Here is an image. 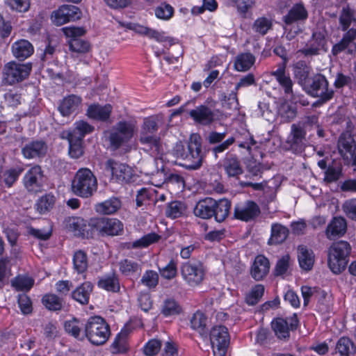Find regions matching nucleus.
<instances>
[{"label":"nucleus","mask_w":356,"mask_h":356,"mask_svg":"<svg viewBox=\"0 0 356 356\" xmlns=\"http://www.w3.org/2000/svg\"><path fill=\"white\" fill-rule=\"evenodd\" d=\"M308 18V12L302 3L294 4L282 18L286 25L304 22Z\"/></svg>","instance_id":"bb28decb"},{"label":"nucleus","mask_w":356,"mask_h":356,"mask_svg":"<svg viewBox=\"0 0 356 356\" xmlns=\"http://www.w3.org/2000/svg\"><path fill=\"white\" fill-rule=\"evenodd\" d=\"M112 106L111 104L101 106L98 104H94L88 106L86 115L91 119L107 122L110 118Z\"/></svg>","instance_id":"2f4dec72"},{"label":"nucleus","mask_w":356,"mask_h":356,"mask_svg":"<svg viewBox=\"0 0 356 356\" xmlns=\"http://www.w3.org/2000/svg\"><path fill=\"white\" fill-rule=\"evenodd\" d=\"M222 167L229 177H236L243 172L241 161L236 154H227L223 159Z\"/></svg>","instance_id":"c85d7f7f"},{"label":"nucleus","mask_w":356,"mask_h":356,"mask_svg":"<svg viewBox=\"0 0 356 356\" xmlns=\"http://www.w3.org/2000/svg\"><path fill=\"white\" fill-rule=\"evenodd\" d=\"M34 51L32 44L26 40H20L12 45L13 56L19 60H24L31 56Z\"/></svg>","instance_id":"72a5a7b5"},{"label":"nucleus","mask_w":356,"mask_h":356,"mask_svg":"<svg viewBox=\"0 0 356 356\" xmlns=\"http://www.w3.org/2000/svg\"><path fill=\"white\" fill-rule=\"evenodd\" d=\"M122 203L119 198L112 197L102 202L95 205V211L103 215H111L115 213L121 207Z\"/></svg>","instance_id":"58836bf2"},{"label":"nucleus","mask_w":356,"mask_h":356,"mask_svg":"<svg viewBox=\"0 0 356 356\" xmlns=\"http://www.w3.org/2000/svg\"><path fill=\"white\" fill-rule=\"evenodd\" d=\"M147 37L150 39H154L159 42L165 43L164 46H172L177 44V40L166 35L163 31H159L157 30L150 28Z\"/></svg>","instance_id":"052dcab7"},{"label":"nucleus","mask_w":356,"mask_h":356,"mask_svg":"<svg viewBox=\"0 0 356 356\" xmlns=\"http://www.w3.org/2000/svg\"><path fill=\"white\" fill-rule=\"evenodd\" d=\"M189 115L195 122L204 126L210 125L217 119L215 112L204 105L190 111Z\"/></svg>","instance_id":"393cba45"},{"label":"nucleus","mask_w":356,"mask_h":356,"mask_svg":"<svg viewBox=\"0 0 356 356\" xmlns=\"http://www.w3.org/2000/svg\"><path fill=\"white\" fill-rule=\"evenodd\" d=\"M182 308L179 303L174 298H167L163 301L161 307V314L165 316H172L180 314Z\"/></svg>","instance_id":"de8ad7c7"},{"label":"nucleus","mask_w":356,"mask_h":356,"mask_svg":"<svg viewBox=\"0 0 356 356\" xmlns=\"http://www.w3.org/2000/svg\"><path fill=\"white\" fill-rule=\"evenodd\" d=\"M62 30L66 37L70 38L68 44L72 51L85 54L90 51L91 48L90 42L81 38L86 33L83 27L67 26L63 28Z\"/></svg>","instance_id":"0eeeda50"},{"label":"nucleus","mask_w":356,"mask_h":356,"mask_svg":"<svg viewBox=\"0 0 356 356\" xmlns=\"http://www.w3.org/2000/svg\"><path fill=\"white\" fill-rule=\"evenodd\" d=\"M56 197L51 193L42 196L36 203V209L40 213H45L50 211L54 206Z\"/></svg>","instance_id":"864d4df0"},{"label":"nucleus","mask_w":356,"mask_h":356,"mask_svg":"<svg viewBox=\"0 0 356 356\" xmlns=\"http://www.w3.org/2000/svg\"><path fill=\"white\" fill-rule=\"evenodd\" d=\"M32 69L31 63L21 64L15 61L8 63L3 67V78L10 85L19 83L26 79Z\"/></svg>","instance_id":"6e6552de"},{"label":"nucleus","mask_w":356,"mask_h":356,"mask_svg":"<svg viewBox=\"0 0 356 356\" xmlns=\"http://www.w3.org/2000/svg\"><path fill=\"white\" fill-rule=\"evenodd\" d=\"M327 41L323 32H314L306 47L301 50L302 54L305 56L319 54L321 50L326 51Z\"/></svg>","instance_id":"412c9836"},{"label":"nucleus","mask_w":356,"mask_h":356,"mask_svg":"<svg viewBox=\"0 0 356 356\" xmlns=\"http://www.w3.org/2000/svg\"><path fill=\"white\" fill-rule=\"evenodd\" d=\"M81 102V97L76 95H70L60 101L58 110L63 117H68L79 110Z\"/></svg>","instance_id":"a878e982"},{"label":"nucleus","mask_w":356,"mask_h":356,"mask_svg":"<svg viewBox=\"0 0 356 356\" xmlns=\"http://www.w3.org/2000/svg\"><path fill=\"white\" fill-rule=\"evenodd\" d=\"M2 103L8 107H17L22 103V95L17 90H10L4 93Z\"/></svg>","instance_id":"e2e57ef3"},{"label":"nucleus","mask_w":356,"mask_h":356,"mask_svg":"<svg viewBox=\"0 0 356 356\" xmlns=\"http://www.w3.org/2000/svg\"><path fill=\"white\" fill-rule=\"evenodd\" d=\"M97 189V179L88 168H81L75 174L72 182V191L77 196L88 198Z\"/></svg>","instance_id":"20e7f679"},{"label":"nucleus","mask_w":356,"mask_h":356,"mask_svg":"<svg viewBox=\"0 0 356 356\" xmlns=\"http://www.w3.org/2000/svg\"><path fill=\"white\" fill-rule=\"evenodd\" d=\"M81 17L80 9L73 5H63L53 13L51 19L53 22L60 26L70 21L79 19Z\"/></svg>","instance_id":"a211bd4d"},{"label":"nucleus","mask_w":356,"mask_h":356,"mask_svg":"<svg viewBox=\"0 0 356 356\" xmlns=\"http://www.w3.org/2000/svg\"><path fill=\"white\" fill-rule=\"evenodd\" d=\"M174 8L167 3H161L154 9V13L157 18L163 20H168L174 15Z\"/></svg>","instance_id":"69168bd1"},{"label":"nucleus","mask_w":356,"mask_h":356,"mask_svg":"<svg viewBox=\"0 0 356 356\" xmlns=\"http://www.w3.org/2000/svg\"><path fill=\"white\" fill-rule=\"evenodd\" d=\"M94 235L117 236L123 231V224L116 218H99L91 220Z\"/></svg>","instance_id":"1a4fd4ad"},{"label":"nucleus","mask_w":356,"mask_h":356,"mask_svg":"<svg viewBox=\"0 0 356 356\" xmlns=\"http://www.w3.org/2000/svg\"><path fill=\"white\" fill-rule=\"evenodd\" d=\"M173 155L183 161L181 165L188 170H197L204 159L202 150V140L198 134L191 136L186 148L181 143H177L172 150Z\"/></svg>","instance_id":"f257e3e1"},{"label":"nucleus","mask_w":356,"mask_h":356,"mask_svg":"<svg viewBox=\"0 0 356 356\" xmlns=\"http://www.w3.org/2000/svg\"><path fill=\"white\" fill-rule=\"evenodd\" d=\"M307 92L318 97L323 102L330 100L334 95V90L329 88V83L325 76L321 74L313 76L306 85Z\"/></svg>","instance_id":"423d86ee"},{"label":"nucleus","mask_w":356,"mask_h":356,"mask_svg":"<svg viewBox=\"0 0 356 356\" xmlns=\"http://www.w3.org/2000/svg\"><path fill=\"white\" fill-rule=\"evenodd\" d=\"M272 27V20L265 17L257 18L252 24L253 31L261 35H266Z\"/></svg>","instance_id":"680f3d73"},{"label":"nucleus","mask_w":356,"mask_h":356,"mask_svg":"<svg viewBox=\"0 0 356 356\" xmlns=\"http://www.w3.org/2000/svg\"><path fill=\"white\" fill-rule=\"evenodd\" d=\"M265 288L262 284H256L245 296V302L248 305H257L264 293Z\"/></svg>","instance_id":"13d9d810"},{"label":"nucleus","mask_w":356,"mask_h":356,"mask_svg":"<svg viewBox=\"0 0 356 356\" xmlns=\"http://www.w3.org/2000/svg\"><path fill=\"white\" fill-rule=\"evenodd\" d=\"M88 267L87 254L83 250H77L73 256V268L79 274L84 273Z\"/></svg>","instance_id":"09e8293b"},{"label":"nucleus","mask_w":356,"mask_h":356,"mask_svg":"<svg viewBox=\"0 0 356 356\" xmlns=\"http://www.w3.org/2000/svg\"><path fill=\"white\" fill-rule=\"evenodd\" d=\"M66 226L69 231L73 232L74 236L86 238L94 236L91 220L88 222L81 217H70L67 219Z\"/></svg>","instance_id":"6ab92c4d"},{"label":"nucleus","mask_w":356,"mask_h":356,"mask_svg":"<svg viewBox=\"0 0 356 356\" xmlns=\"http://www.w3.org/2000/svg\"><path fill=\"white\" fill-rule=\"evenodd\" d=\"M270 74L274 76L279 85L283 88L285 95H290L291 99L293 97V82L290 75L286 72V63L283 61L279 63L277 69L271 72Z\"/></svg>","instance_id":"b1692460"},{"label":"nucleus","mask_w":356,"mask_h":356,"mask_svg":"<svg viewBox=\"0 0 356 356\" xmlns=\"http://www.w3.org/2000/svg\"><path fill=\"white\" fill-rule=\"evenodd\" d=\"M347 230V222L343 217H334L327 226L325 235L329 240L343 236Z\"/></svg>","instance_id":"cd10ccee"},{"label":"nucleus","mask_w":356,"mask_h":356,"mask_svg":"<svg viewBox=\"0 0 356 356\" xmlns=\"http://www.w3.org/2000/svg\"><path fill=\"white\" fill-rule=\"evenodd\" d=\"M210 341L214 356H225L229 342L227 328L222 325L213 327L210 332Z\"/></svg>","instance_id":"9d476101"},{"label":"nucleus","mask_w":356,"mask_h":356,"mask_svg":"<svg viewBox=\"0 0 356 356\" xmlns=\"http://www.w3.org/2000/svg\"><path fill=\"white\" fill-rule=\"evenodd\" d=\"M352 22H356L355 10L350 8L349 6H343L339 16V29L346 32L350 29Z\"/></svg>","instance_id":"79ce46f5"},{"label":"nucleus","mask_w":356,"mask_h":356,"mask_svg":"<svg viewBox=\"0 0 356 356\" xmlns=\"http://www.w3.org/2000/svg\"><path fill=\"white\" fill-rule=\"evenodd\" d=\"M207 321V316L203 312L197 311L191 319V328L197 331L201 336H206Z\"/></svg>","instance_id":"49530a36"},{"label":"nucleus","mask_w":356,"mask_h":356,"mask_svg":"<svg viewBox=\"0 0 356 356\" xmlns=\"http://www.w3.org/2000/svg\"><path fill=\"white\" fill-rule=\"evenodd\" d=\"M48 146L43 140H32L26 143L22 149V153L26 159H38L44 157Z\"/></svg>","instance_id":"4be33fe9"},{"label":"nucleus","mask_w":356,"mask_h":356,"mask_svg":"<svg viewBox=\"0 0 356 356\" xmlns=\"http://www.w3.org/2000/svg\"><path fill=\"white\" fill-rule=\"evenodd\" d=\"M270 270V262L268 259L263 256L258 255L251 268V275L257 281L261 280L268 273Z\"/></svg>","instance_id":"7c9ffc66"},{"label":"nucleus","mask_w":356,"mask_h":356,"mask_svg":"<svg viewBox=\"0 0 356 356\" xmlns=\"http://www.w3.org/2000/svg\"><path fill=\"white\" fill-rule=\"evenodd\" d=\"M311 68L304 61H298L293 65V73L298 83L301 85H306L310 74Z\"/></svg>","instance_id":"8fccbe9b"},{"label":"nucleus","mask_w":356,"mask_h":356,"mask_svg":"<svg viewBox=\"0 0 356 356\" xmlns=\"http://www.w3.org/2000/svg\"><path fill=\"white\" fill-rule=\"evenodd\" d=\"M180 271L184 280L192 287L200 285L205 276V270L200 263L185 262L181 265Z\"/></svg>","instance_id":"9b49d317"},{"label":"nucleus","mask_w":356,"mask_h":356,"mask_svg":"<svg viewBox=\"0 0 356 356\" xmlns=\"http://www.w3.org/2000/svg\"><path fill=\"white\" fill-rule=\"evenodd\" d=\"M261 213L259 205L252 200H247L236 204L234 217L240 220L249 222L257 218Z\"/></svg>","instance_id":"4468645a"},{"label":"nucleus","mask_w":356,"mask_h":356,"mask_svg":"<svg viewBox=\"0 0 356 356\" xmlns=\"http://www.w3.org/2000/svg\"><path fill=\"white\" fill-rule=\"evenodd\" d=\"M43 305L50 311H60L63 306V300L56 294H46L42 297Z\"/></svg>","instance_id":"3c124183"},{"label":"nucleus","mask_w":356,"mask_h":356,"mask_svg":"<svg viewBox=\"0 0 356 356\" xmlns=\"http://www.w3.org/2000/svg\"><path fill=\"white\" fill-rule=\"evenodd\" d=\"M231 208V202L227 199L223 198L216 200V205L213 208V216L217 222H222L228 216Z\"/></svg>","instance_id":"a18cd8bd"},{"label":"nucleus","mask_w":356,"mask_h":356,"mask_svg":"<svg viewBox=\"0 0 356 356\" xmlns=\"http://www.w3.org/2000/svg\"><path fill=\"white\" fill-rule=\"evenodd\" d=\"M34 284V280L28 276H17L11 280V285L18 291H28Z\"/></svg>","instance_id":"5fc2aeb1"},{"label":"nucleus","mask_w":356,"mask_h":356,"mask_svg":"<svg viewBox=\"0 0 356 356\" xmlns=\"http://www.w3.org/2000/svg\"><path fill=\"white\" fill-rule=\"evenodd\" d=\"M105 170L112 175V179L120 184H127L132 181L133 170L127 165L120 163L113 159H108L105 163Z\"/></svg>","instance_id":"ddd939ff"},{"label":"nucleus","mask_w":356,"mask_h":356,"mask_svg":"<svg viewBox=\"0 0 356 356\" xmlns=\"http://www.w3.org/2000/svg\"><path fill=\"white\" fill-rule=\"evenodd\" d=\"M97 284L99 288L108 292L118 293L120 289L118 275L114 272L100 277Z\"/></svg>","instance_id":"473e14b6"},{"label":"nucleus","mask_w":356,"mask_h":356,"mask_svg":"<svg viewBox=\"0 0 356 356\" xmlns=\"http://www.w3.org/2000/svg\"><path fill=\"white\" fill-rule=\"evenodd\" d=\"M45 182L44 172L41 167L35 165L24 175L23 184L25 188L31 193H38L42 191Z\"/></svg>","instance_id":"f8f14e48"},{"label":"nucleus","mask_w":356,"mask_h":356,"mask_svg":"<svg viewBox=\"0 0 356 356\" xmlns=\"http://www.w3.org/2000/svg\"><path fill=\"white\" fill-rule=\"evenodd\" d=\"M356 352V346L353 341L347 337H341L335 346V353L340 356H352Z\"/></svg>","instance_id":"c03bdc74"},{"label":"nucleus","mask_w":356,"mask_h":356,"mask_svg":"<svg viewBox=\"0 0 356 356\" xmlns=\"http://www.w3.org/2000/svg\"><path fill=\"white\" fill-rule=\"evenodd\" d=\"M306 143L305 130L301 129L299 125L293 124L286 141L287 149L296 154L301 153L304 151Z\"/></svg>","instance_id":"dca6fc26"},{"label":"nucleus","mask_w":356,"mask_h":356,"mask_svg":"<svg viewBox=\"0 0 356 356\" xmlns=\"http://www.w3.org/2000/svg\"><path fill=\"white\" fill-rule=\"evenodd\" d=\"M84 336L94 345H103L111 336L110 325L101 316H91L84 325Z\"/></svg>","instance_id":"7ed1b4c3"},{"label":"nucleus","mask_w":356,"mask_h":356,"mask_svg":"<svg viewBox=\"0 0 356 356\" xmlns=\"http://www.w3.org/2000/svg\"><path fill=\"white\" fill-rule=\"evenodd\" d=\"M289 233L287 227L280 223H274L271 226V234L268 243L269 245L282 243L287 238Z\"/></svg>","instance_id":"a19ab883"},{"label":"nucleus","mask_w":356,"mask_h":356,"mask_svg":"<svg viewBox=\"0 0 356 356\" xmlns=\"http://www.w3.org/2000/svg\"><path fill=\"white\" fill-rule=\"evenodd\" d=\"M119 270L124 276L138 278L142 267L140 264L132 259H124L119 262Z\"/></svg>","instance_id":"f704fd0d"},{"label":"nucleus","mask_w":356,"mask_h":356,"mask_svg":"<svg viewBox=\"0 0 356 356\" xmlns=\"http://www.w3.org/2000/svg\"><path fill=\"white\" fill-rule=\"evenodd\" d=\"M160 238V236L156 233L147 234L140 238L129 243V248H146L149 245L157 242Z\"/></svg>","instance_id":"bf43d9fd"},{"label":"nucleus","mask_w":356,"mask_h":356,"mask_svg":"<svg viewBox=\"0 0 356 356\" xmlns=\"http://www.w3.org/2000/svg\"><path fill=\"white\" fill-rule=\"evenodd\" d=\"M186 210V204L181 201H172L168 204L165 211L167 217L175 219L184 214Z\"/></svg>","instance_id":"603ef678"},{"label":"nucleus","mask_w":356,"mask_h":356,"mask_svg":"<svg viewBox=\"0 0 356 356\" xmlns=\"http://www.w3.org/2000/svg\"><path fill=\"white\" fill-rule=\"evenodd\" d=\"M352 248L346 241L334 242L327 250V265L330 270L336 274L343 272L348 262Z\"/></svg>","instance_id":"f03ea898"},{"label":"nucleus","mask_w":356,"mask_h":356,"mask_svg":"<svg viewBox=\"0 0 356 356\" xmlns=\"http://www.w3.org/2000/svg\"><path fill=\"white\" fill-rule=\"evenodd\" d=\"M223 108L229 111L238 110V101L237 98V92L232 91L228 95H224L221 99Z\"/></svg>","instance_id":"338daca9"},{"label":"nucleus","mask_w":356,"mask_h":356,"mask_svg":"<svg viewBox=\"0 0 356 356\" xmlns=\"http://www.w3.org/2000/svg\"><path fill=\"white\" fill-rule=\"evenodd\" d=\"M272 328L275 335L280 339L289 337L288 323L283 318H277L272 322Z\"/></svg>","instance_id":"6e6d98bb"},{"label":"nucleus","mask_w":356,"mask_h":356,"mask_svg":"<svg viewBox=\"0 0 356 356\" xmlns=\"http://www.w3.org/2000/svg\"><path fill=\"white\" fill-rule=\"evenodd\" d=\"M356 29L351 28L343 33L342 38L332 48V54L337 56L341 52L351 55L356 51Z\"/></svg>","instance_id":"f3484780"},{"label":"nucleus","mask_w":356,"mask_h":356,"mask_svg":"<svg viewBox=\"0 0 356 356\" xmlns=\"http://www.w3.org/2000/svg\"><path fill=\"white\" fill-rule=\"evenodd\" d=\"M129 334V330L124 327L115 337L111 348L113 353H124L128 350L127 338Z\"/></svg>","instance_id":"37998d69"},{"label":"nucleus","mask_w":356,"mask_h":356,"mask_svg":"<svg viewBox=\"0 0 356 356\" xmlns=\"http://www.w3.org/2000/svg\"><path fill=\"white\" fill-rule=\"evenodd\" d=\"M22 171L21 168L6 170L1 172L0 179L7 187L10 188L17 180Z\"/></svg>","instance_id":"4d7b16f0"},{"label":"nucleus","mask_w":356,"mask_h":356,"mask_svg":"<svg viewBox=\"0 0 356 356\" xmlns=\"http://www.w3.org/2000/svg\"><path fill=\"white\" fill-rule=\"evenodd\" d=\"M338 152L341 157L350 161L355 156L356 145L351 134L343 133L338 140Z\"/></svg>","instance_id":"5701e85b"},{"label":"nucleus","mask_w":356,"mask_h":356,"mask_svg":"<svg viewBox=\"0 0 356 356\" xmlns=\"http://www.w3.org/2000/svg\"><path fill=\"white\" fill-rule=\"evenodd\" d=\"M92 290L93 284L90 282H85L72 292L71 296L80 304L88 305Z\"/></svg>","instance_id":"4c0bfd02"},{"label":"nucleus","mask_w":356,"mask_h":356,"mask_svg":"<svg viewBox=\"0 0 356 356\" xmlns=\"http://www.w3.org/2000/svg\"><path fill=\"white\" fill-rule=\"evenodd\" d=\"M255 56L249 52L241 53L235 58L234 67L238 72L248 71L254 64Z\"/></svg>","instance_id":"ea45409f"},{"label":"nucleus","mask_w":356,"mask_h":356,"mask_svg":"<svg viewBox=\"0 0 356 356\" xmlns=\"http://www.w3.org/2000/svg\"><path fill=\"white\" fill-rule=\"evenodd\" d=\"M140 283L149 289H154L159 284V274L152 270H147L143 275Z\"/></svg>","instance_id":"0e129e2a"},{"label":"nucleus","mask_w":356,"mask_h":356,"mask_svg":"<svg viewBox=\"0 0 356 356\" xmlns=\"http://www.w3.org/2000/svg\"><path fill=\"white\" fill-rule=\"evenodd\" d=\"M216 200L206 197L199 200L194 207L193 213L195 216L202 219H210L213 216V208Z\"/></svg>","instance_id":"c756f323"},{"label":"nucleus","mask_w":356,"mask_h":356,"mask_svg":"<svg viewBox=\"0 0 356 356\" xmlns=\"http://www.w3.org/2000/svg\"><path fill=\"white\" fill-rule=\"evenodd\" d=\"M163 123V118L160 115H152L143 120L141 126L140 136H151L156 133Z\"/></svg>","instance_id":"c9c22d12"},{"label":"nucleus","mask_w":356,"mask_h":356,"mask_svg":"<svg viewBox=\"0 0 356 356\" xmlns=\"http://www.w3.org/2000/svg\"><path fill=\"white\" fill-rule=\"evenodd\" d=\"M135 129V124L131 122L122 120L116 123L106 133L111 149L117 150L127 145L133 138Z\"/></svg>","instance_id":"39448f33"},{"label":"nucleus","mask_w":356,"mask_h":356,"mask_svg":"<svg viewBox=\"0 0 356 356\" xmlns=\"http://www.w3.org/2000/svg\"><path fill=\"white\" fill-rule=\"evenodd\" d=\"M314 254L313 251L305 245H299L298 248V259L300 268L306 271L311 270L314 264Z\"/></svg>","instance_id":"e433bc0d"},{"label":"nucleus","mask_w":356,"mask_h":356,"mask_svg":"<svg viewBox=\"0 0 356 356\" xmlns=\"http://www.w3.org/2000/svg\"><path fill=\"white\" fill-rule=\"evenodd\" d=\"M139 141L144 152L154 159L161 158L164 153V149L160 137L155 136H140Z\"/></svg>","instance_id":"aec40b11"},{"label":"nucleus","mask_w":356,"mask_h":356,"mask_svg":"<svg viewBox=\"0 0 356 356\" xmlns=\"http://www.w3.org/2000/svg\"><path fill=\"white\" fill-rule=\"evenodd\" d=\"M226 135L227 132L225 131L219 133L212 131L209 133L207 137V140L210 145H216L211 149L216 159L218 157L219 154L224 152L235 143L236 139L233 136L225 140Z\"/></svg>","instance_id":"2eb2a0df"},{"label":"nucleus","mask_w":356,"mask_h":356,"mask_svg":"<svg viewBox=\"0 0 356 356\" xmlns=\"http://www.w3.org/2000/svg\"><path fill=\"white\" fill-rule=\"evenodd\" d=\"M94 131V127L87 122L83 120L78 121L75 123L74 132L77 138L83 140L86 134H90Z\"/></svg>","instance_id":"774afa93"}]
</instances>
